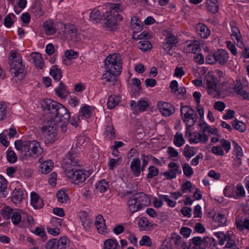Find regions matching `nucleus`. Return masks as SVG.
<instances>
[{
    "label": "nucleus",
    "instance_id": "nucleus-1",
    "mask_svg": "<svg viewBox=\"0 0 249 249\" xmlns=\"http://www.w3.org/2000/svg\"><path fill=\"white\" fill-rule=\"evenodd\" d=\"M79 161L77 156L69 153L65 160L66 174L71 181L76 185H81L91 175L90 170H85L80 167Z\"/></svg>",
    "mask_w": 249,
    "mask_h": 249
},
{
    "label": "nucleus",
    "instance_id": "nucleus-2",
    "mask_svg": "<svg viewBox=\"0 0 249 249\" xmlns=\"http://www.w3.org/2000/svg\"><path fill=\"white\" fill-rule=\"evenodd\" d=\"M15 146L18 151L20 157L22 160H27L31 158H37L43 152L39 142L36 140H17Z\"/></svg>",
    "mask_w": 249,
    "mask_h": 249
},
{
    "label": "nucleus",
    "instance_id": "nucleus-3",
    "mask_svg": "<svg viewBox=\"0 0 249 249\" xmlns=\"http://www.w3.org/2000/svg\"><path fill=\"white\" fill-rule=\"evenodd\" d=\"M10 62L11 71L14 76L18 77V79L21 80L23 79L24 74V66L23 64L22 57L20 53L15 51H10L9 56Z\"/></svg>",
    "mask_w": 249,
    "mask_h": 249
},
{
    "label": "nucleus",
    "instance_id": "nucleus-4",
    "mask_svg": "<svg viewBox=\"0 0 249 249\" xmlns=\"http://www.w3.org/2000/svg\"><path fill=\"white\" fill-rule=\"evenodd\" d=\"M105 65L107 70L117 73V74H120L122 67L121 55L116 53L109 55L106 59Z\"/></svg>",
    "mask_w": 249,
    "mask_h": 249
},
{
    "label": "nucleus",
    "instance_id": "nucleus-5",
    "mask_svg": "<svg viewBox=\"0 0 249 249\" xmlns=\"http://www.w3.org/2000/svg\"><path fill=\"white\" fill-rule=\"evenodd\" d=\"M181 115L183 122L186 124V128L193 126L197 121V115L195 110L189 106H185L181 107Z\"/></svg>",
    "mask_w": 249,
    "mask_h": 249
},
{
    "label": "nucleus",
    "instance_id": "nucleus-6",
    "mask_svg": "<svg viewBox=\"0 0 249 249\" xmlns=\"http://www.w3.org/2000/svg\"><path fill=\"white\" fill-rule=\"evenodd\" d=\"M53 115L50 116L51 119L49 121L52 124L53 123L56 124V123L60 120H67L70 117V113L69 110L62 104L58 103L57 107L53 111Z\"/></svg>",
    "mask_w": 249,
    "mask_h": 249
},
{
    "label": "nucleus",
    "instance_id": "nucleus-7",
    "mask_svg": "<svg viewBox=\"0 0 249 249\" xmlns=\"http://www.w3.org/2000/svg\"><path fill=\"white\" fill-rule=\"evenodd\" d=\"M204 84L208 93L213 97L218 94V90L217 87V79L214 77L212 72H208L204 77Z\"/></svg>",
    "mask_w": 249,
    "mask_h": 249
},
{
    "label": "nucleus",
    "instance_id": "nucleus-8",
    "mask_svg": "<svg viewBox=\"0 0 249 249\" xmlns=\"http://www.w3.org/2000/svg\"><path fill=\"white\" fill-rule=\"evenodd\" d=\"M42 130L45 143H52L56 141V126L51 124L49 121L47 122L46 125L43 126Z\"/></svg>",
    "mask_w": 249,
    "mask_h": 249
},
{
    "label": "nucleus",
    "instance_id": "nucleus-9",
    "mask_svg": "<svg viewBox=\"0 0 249 249\" xmlns=\"http://www.w3.org/2000/svg\"><path fill=\"white\" fill-rule=\"evenodd\" d=\"M188 134L190 137L189 142L191 144H205L208 142L209 136L207 134L196 131L191 133L190 128H187L186 135Z\"/></svg>",
    "mask_w": 249,
    "mask_h": 249
},
{
    "label": "nucleus",
    "instance_id": "nucleus-10",
    "mask_svg": "<svg viewBox=\"0 0 249 249\" xmlns=\"http://www.w3.org/2000/svg\"><path fill=\"white\" fill-rule=\"evenodd\" d=\"M59 24L61 29H64L62 32H64V34L67 38L75 42L80 39V37L77 34L76 28L73 25L70 23L65 25L62 23Z\"/></svg>",
    "mask_w": 249,
    "mask_h": 249
},
{
    "label": "nucleus",
    "instance_id": "nucleus-11",
    "mask_svg": "<svg viewBox=\"0 0 249 249\" xmlns=\"http://www.w3.org/2000/svg\"><path fill=\"white\" fill-rule=\"evenodd\" d=\"M168 170L163 173V175L167 179L175 178L178 174H181V171L178 163L170 162L168 165Z\"/></svg>",
    "mask_w": 249,
    "mask_h": 249
},
{
    "label": "nucleus",
    "instance_id": "nucleus-12",
    "mask_svg": "<svg viewBox=\"0 0 249 249\" xmlns=\"http://www.w3.org/2000/svg\"><path fill=\"white\" fill-rule=\"evenodd\" d=\"M149 102L147 100H140L137 102L131 100L130 107L134 113L137 114L139 112H143L146 110L149 106Z\"/></svg>",
    "mask_w": 249,
    "mask_h": 249
},
{
    "label": "nucleus",
    "instance_id": "nucleus-13",
    "mask_svg": "<svg viewBox=\"0 0 249 249\" xmlns=\"http://www.w3.org/2000/svg\"><path fill=\"white\" fill-rule=\"evenodd\" d=\"M104 16L106 18V21L105 22V26L107 29L108 30H113L116 29L117 26V18H121L120 15L117 14L116 15L114 14H111L106 12V15H104Z\"/></svg>",
    "mask_w": 249,
    "mask_h": 249
},
{
    "label": "nucleus",
    "instance_id": "nucleus-14",
    "mask_svg": "<svg viewBox=\"0 0 249 249\" xmlns=\"http://www.w3.org/2000/svg\"><path fill=\"white\" fill-rule=\"evenodd\" d=\"M157 107L161 114L165 116H169L175 111V107L173 105L163 101L158 102Z\"/></svg>",
    "mask_w": 249,
    "mask_h": 249
},
{
    "label": "nucleus",
    "instance_id": "nucleus-15",
    "mask_svg": "<svg viewBox=\"0 0 249 249\" xmlns=\"http://www.w3.org/2000/svg\"><path fill=\"white\" fill-rule=\"evenodd\" d=\"M38 171L43 174L50 173L53 167V163L51 160H44L43 158L38 160Z\"/></svg>",
    "mask_w": 249,
    "mask_h": 249
},
{
    "label": "nucleus",
    "instance_id": "nucleus-16",
    "mask_svg": "<svg viewBox=\"0 0 249 249\" xmlns=\"http://www.w3.org/2000/svg\"><path fill=\"white\" fill-rule=\"evenodd\" d=\"M231 38L236 45L240 48L244 47L243 39L238 28L235 26H231Z\"/></svg>",
    "mask_w": 249,
    "mask_h": 249
},
{
    "label": "nucleus",
    "instance_id": "nucleus-17",
    "mask_svg": "<svg viewBox=\"0 0 249 249\" xmlns=\"http://www.w3.org/2000/svg\"><path fill=\"white\" fill-rule=\"evenodd\" d=\"M177 37L171 34H168L162 43L163 49L167 52L171 51L173 46L178 43Z\"/></svg>",
    "mask_w": 249,
    "mask_h": 249
},
{
    "label": "nucleus",
    "instance_id": "nucleus-18",
    "mask_svg": "<svg viewBox=\"0 0 249 249\" xmlns=\"http://www.w3.org/2000/svg\"><path fill=\"white\" fill-rule=\"evenodd\" d=\"M118 75L117 73L106 70V72L102 75V79L105 84L112 86L117 82V76Z\"/></svg>",
    "mask_w": 249,
    "mask_h": 249
},
{
    "label": "nucleus",
    "instance_id": "nucleus-19",
    "mask_svg": "<svg viewBox=\"0 0 249 249\" xmlns=\"http://www.w3.org/2000/svg\"><path fill=\"white\" fill-rule=\"evenodd\" d=\"M60 23H58L57 24H55L51 20L45 21L43 23V27L46 34L47 35H52L54 34L56 32L57 29L60 27V25L59 24Z\"/></svg>",
    "mask_w": 249,
    "mask_h": 249
},
{
    "label": "nucleus",
    "instance_id": "nucleus-20",
    "mask_svg": "<svg viewBox=\"0 0 249 249\" xmlns=\"http://www.w3.org/2000/svg\"><path fill=\"white\" fill-rule=\"evenodd\" d=\"M95 109V107L93 106L82 105L79 110V115L83 119H89L93 113Z\"/></svg>",
    "mask_w": 249,
    "mask_h": 249
},
{
    "label": "nucleus",
    "instance_id": "nucleus-21",
    "mask_svg": "<svg viewBox=\"0 0 249 249\" xmlns=\"http://www.w3.org/2000/svg\"><path fill=\"white\" fill-rule=\"evenodd\" d=\"M216 63L221 65H225L229 59V53L225 50L219 49L215 52Z\"/></svg>",
    "mask_w": 249,
    "mask_h": 249
},
{
    "label": "nucleus",
    "instance_id": "nucleus-22",
    "mask_svg": "<svg viewBox=\"0 0 249 249\" xmlns=\"http://www.w3.org/2000/svg\"><path fill=\"white\" fill-rule=\"evenodd\" d=\"M58 103L50 99H46L42 101L41 105L44 111H49L50 114L53 115Z\"/></svg>",
    "mask_w": 249,
    "mask_h": 249
},
{
    "label": "nucleus",
    "instance_id": "nucleus-23",
    "mask_svg": "<svg viewBox=\"0 0 249 249\" xmlns=\"http://www.w3.org/2000/svg\"><path fill=\"white\" fill-rule=\"evenodd\" d=\"M233 90L244 99L249 100V93L243 89L242 85L240 81L237 80L234 83Z\"/></svg>",
    "mask_w": 249,
    "mask_h": 249
},
{
    "label": "nucleus",
    "instance_id": "nucleus-24",
    "mask_svg": "<svg viewBox=\"0 0 249 249\" xmlns=\"http://www.w3.org/2000/svg\"><path fill=\"white\" fill-rule=\"evenodd\" d=\"M196 29L198 34L203 38H207L211 33V31L208 27L201 23L196 24Z\"/></svg>",
    "mask_w": 249,
    "mask_h": 249
},
{
    "label": "nucleus",
    "instance_id": "nucleus-25",
    "mask_svg": "<svg viewBox=\"0 0 249 249\" xmlns=\"http://www.w3.org/2000/svg\"><path fill=\"white\" fill-rule=\"evenodd\" d=\"M31 204L36 209H40L43 206V201L35 192L31 193Z\"/></svg>",
    "mask_w": 249,
    "mask_h": 249
},
{
    "label": "nucleus",
    "instance_id": "nucleus-26",
    "mask_svg": "<svg viewBox=\"0 0 249 249\" xmlns=\"http://www.w3.org/2000/svg\"><path fill=\"white\" fill-rule=\"evenodd\" d=\"M137 198L135 195H133L128 201V209L132 213L141 209Z\"/></svg>",
    "mask_w": 249,
    "mask_h": 249
},
{
    "label": "nucleus",
    "instance_id": "nucleus-27",
    "mask_svg": "<svg viewBox=\"0 0 249 249\" xmlns=\"http://www.w3.org/2000/svg\"><path fill=\"white\" fill-rule=\"evenodd\" d=\"M95 226L98 232L104 233L106 231V227L105 220L102 215H98L95 219Z\"/></svg>",
    "mask_w": 249,
    "mask_h": 249
},
{
    "label": "nucleus",
    "instance_id": "nucleus-28",
    "mask_svg": "<svg viewBox=\"0 0 249 249\" xmlns=\"http://www.w3.org/2000/svg\"><path fill=\"white\" fill-rule=\"evenodd\" d=\"M137 197L139 205L141 209L147 206L150 204L149 197L143 193H140L134 195Z\"/></svg>",
    "mask_w": 249,
    "mask_h": 249
},
{
    "label": "nucleus",
    "instance_id": "nucleus-29",
    "mask_svg": "<svg viewBox=\"0 0 249 249\" xmlns=\"http://www.w3.org/2000/svg\"><path fill=\"white\" fill-rule=\"evenodd\" d=\"M234 235L232 231L227 232V237L225 241L227 242L225 247L228 249H236L237 246L234 240Z\"/></svg>",
    "mask_w": 249,
    "mask_h": 249
},
{
    "label": "nucleus",
    "instance_id": "nucleus-30",
    "mask_svg": "<svg viewBox=\"0 0 249 249\" xmlns=\"http://www.w3.org/2000/svg\"><path fill=\"white\" fill-rule=\"evenodd\" d=\"M130 167L135 177L139 176L141 173V162L139 158L134 159L130 163Z\"/></svg>",
    "mask_w": 249,
    "mask_h": 249
},
{
    "label": "nucleus",
    "instance_id": "nucleus-31",
    "mask_svg": "<svg viewBox=\"0 0 249 249\" xmlns=\"http://www.w3.org/2000/svg\"><path fill=\"white\" fill-rule=\"evenodd\" d=\"M31 56L36 67L40 69H43L44 63L41 55L38 53L35 52L31 54Z\"/></svg>",
    "mask_w": 249,
    "mask_h": 249
},
{
    "label": "nucleus",
    "instance_id": "nucleus-32",
    "mask_svg": "<svg viewBox=\"0 0 249 249\" xmlns=\"http://www.w3.org/2000/svg\"><path fill=\"white\" fill-rule=\"evenodd\" d=\"M121 101V97L118 95H111L107 99V105L109 109H112L116 107Z\"/></svg>",
    "mask_w": 249,
    "mask_h": 249
},
{
    "label": "nucleus",
    "instance_id": "nucleus-33",
    "mask_svg": "<svg viewBox=\"0 0 249 249\" xmlns=\"http://www.w3.org/2000/svg\"><path fill=\"white\" fill-rule=\"evenodd\" d=\"M200 49L199 45L195 42H187L184 47V50L187 53H196Z\"/></svg>",
    "mask_w": 249,
    "mask_h": 249
},
{
    "label": "nucleus",
    "instance_id": "nucleus-34",
    "mask_svg": "<svg viewBox=\"0 0 249 249\" xmlns=\"http://www.w3.org/2000/svg\"><path fill=\"white\" fill-rule=\"evenodd\" d=\"M131 24L134 30V33L138 32L142 29V27L141 21L136 16H133L131 18Z\"/></svg>",
    "mask_w": 249,
    "mask_h": 249
},
{
    "label": "nucleus",
    "instance_id": "nucleus-35",
    "mask_svg": "<svg viewBox=\"0 0 249 249\" xmlns=\"http://www.w3.org/2000/svg\"><path fill=\"white\" fill-rule=\"evenodd\" d=\"M119 243L116 240L108 239L104 241V249H118Z\"/></svg>",
    "mask_w": 249,
    "mask_h": 249
},
{
    "label": "nucleus",
    "instance_id": "nucleus-36",
    "mask_svg": "<svg viewBox=\"0 0 249 249\" xmlns=\"http://www.w3.org/2000/svg\"><path fill=\"white\" fill-rule=\"evenodd\" d=\"M173 142L178 147H181L184 144L185 141L181 132H177L176 133L173 138Z\"/></svg>",
    "mask_w": 249,
    "mask_h": 249
},
{
    "label": "nucleus",
    "instance_id": "nucleus-37",
    "mask_svg": "<svg viewBox=\"0 0 249 249\" xmlns=\"http://www.w3.org/2000/svg\"><path fill=\"white\" fill-rule=\"evenodd\" d=\"M140 230L141 231H148L151 228V224L149 220L144 217L140 218L138 222Z\"/></svg>",
    "mask_w": 249,
    "mask_h": 249
},
{
    "label": "nucleus",
    "instance_id": "nucleus-38",
    "mask_svg": "<svg viewBox=\"0 0 249 249\" xmlns=\"http://www.w3.org/2000/svg\"><path fill=\"white\" fill-rule=\"evenodd\" d=\"M103 17L102 13L100 10L94 9L90 12L89 18L92 21L97 22L101 20Z\"/></svg>",
    "mask_w": 249,
    "mask_h": 249
},
{
    "label": "nucleus",
    "instance_id": "nucleus-39",
    "mask_svg": "<svg viewBox=\"0 0 249 249\" xmlns=\"http://www.w3.org/2000/svg\"><path fill=\"white\" fill-rule=\"evenodd\" d=\"M182 154L189 160L196 154V152L193 147L187 144L183 149Z\"/></svg>",
    "mask_w": 249,
    "mask_h": 249
},
{
    "label": "nucleus",
    "instance_id": "nucleus-40",
    "mask_svg": "<svg viewBox=\"0 0 249 249\" xmlns=\"http://www.w3.org/2000/svg\"><path fill=\"white\" fill-rule=\"evenodd\" d=\"M24 196L23 191L20 189H16L13 192V201L15 203H19L22 201Z\"/></svg>",
    "mask_w": 249,
    "mask_h": 249
},
{
    "label": "nucleus",
    "instance_id": "nucleus-41",
    "mask_svg": "<svg viewBox=\"0 0 249 249\" xmlns=\"http://www.w3.org/2000/svg\"><path fill=\"white\" fill-rule=\"evenodd\" d=\"M25 214L22 210H18L13 213L11 217L12 223L14 225L18 224L21 220V214Z\"/></svg>",
    "mask_w": 249,
    "mask_h": 249
},
{
    "label": "nucleus",
    "instance_id": "nucleus-42",
    "mask_svg": "<svg viewBox=\"0 0 249 249\" xmlns=\"http://www.w3.org/2000/svg\"><path fill=\"white\" fill-rule=\"evenodd\" d=\"M95 188L98 191L101 193H104L109 188V185L108 182L104 179L97 183Z\"/></svg>",
    "mask_w": 249,
    "mask_h": 249
},
{
    "label": "nucleus",
    "instance_id": "nucleus-43",
    "mask_svg": "<svg viewBox=\"0 0 249 249\" xmlns=\"http://www.w3.org/2000/svg\"><path fill=\"white\" fill-rule=\"evenodd\" d=\"M50 74L56 81H59L62 77L61 70L56 66H53L50 70Z\"/></svg>",
    "mask_w": 249,
    "mask_h": 249
},
{
    "label": "nucleus",
    "instance_id": "nucleus-44",
    "mask_svg": "<svg viewBox=\"0 0 249 249\" xmlns=\"http://www.w3.org/2000/svg\"><path fill=\"white\" fill-rule=\"evenodd\" d=\"M89 143V139L85 136H81L77 138L76 144L79 148L87 146Z\"/></svg>",
    "mask_w": 249,
    "mask_h": 249
},
{
    "label": "nucleus",
    "instance_id": "nucleus-45",
    "mask_svg": "<svg viewBox=\"0 0 249 249\" xmlns=\"http://www.w3.org/2000/svg\"><path fill=\"white\" fill-rule=\"evenodd\" d=\"M56 94L60 98H63L67 96L68 92L66 87L62 82L59 83L58 88L55 89Z\"/></svg>",
    "mask_w": 249,
    "mask_h": 249
},
{
    "label": "nucleus",
    "instance_id": "nucleus-46",
    "mask_svg": "<svg viewBox=\"0 0 249 249\" xmlns=\"http://www.w3.org/2000/svg\"><path fill=\"white\" fill-rule=\"evenodd\" d=\"M218 2H215V1L206 0V5L207 10L213 13H216L218 9Z\"/></svg>",
    "mask_w": 249,
    "mask_h": 249
},
{
    "label": "nucleus",
    "instance_id": "nucleus-47",
    "mask_svg": "<svg viewBox=\"0 0 249 249\" xmlns=\"http://www.w3.org/2000/svg\"><path fill=\"white\" fill-rule=\"evenodd\" d=\"M236 228L239 230H242L244 229L249 230V220L245 219L244 220L237 219L236 220Z\"/></svg>",
    "mask_w": 249,
    "mask_h": 249
},
{
    "label": "nucleus",
    "instance_id": "nucleus-48",
    "mask_svg": "<svg viewBox=\"0 0 249 249\" xmlns=\"http://www.w3.org/2000/svg\"><path fill=\"white\" fill-rule=\"evenodd\" d=\"M110 11L108 13L115 15V13H118L123 11V7L120 3H110L109 4Z\"/></svg>",
    "mask_w": 249,
    "mask_h": 249
},
{
    "label": "nucleus",
    "instance_id": "nucleus-49",
    "mask_svg": "<svg viewBox=\"0 0 249 249\" xmlns=\"http://www.w3.org/2000/svg\"><path fill=\"white\" fill-rule=\"evenodd\" d=\"M232 125L235 129L240 132H244L246 130L245 124L237 120H235L232 122Z\"/></svg>",
    "mask_w": 249,
    "mask_h": 249
},
{
    "label": "nucleus",
    "instance_id": "nucleus-50",
    "mask_svg": "<svg viewBox=\"0 0 249 249\" xmlns=\"http://www.w3.org/2000/svg\"><path fill=\"white\" fill-rule=\"evenodd\" d=\"M51 124L53 126H56V129L60 128V130L63 132L65 133L66 132L67 129V120H60V121H58L56 123V124H54L53 123H52Z\"/></svg>",
    "mask_w": 249,
    "mask_h": 249
},
{
    "label": "nucleus",
    "instance_id": "nucleus-51",
    "mask_svg": "<svg viewBox=\"0 0 249 249\" xmlns=\"http://www.w3.org/2000/svg\"><path fill=\"white\" fill-rule=\"evenodd\" d=\"M56 197L58 201L61 203L66 202L69 199L67 194L62 190H60L57 192Z\"/></svg>",
    "mask_w": 249,
    "mask_h": 249
},
{
    "label": "nucleus",
    "instance_id": "nucleus-52",
    "mask_svg": "<svg viewBox=\"0 0 249 249\" xmlns=\"http://www.w3.org/2000/svg\"><path fill=\"white\" fill-rule=\"evenodd\" d=\"M122 161V158L119 157L117 159H111L108 163L109 168L111 170H113L114 168L120 165Z\"/></svg>",
    "mask_w": 249,
    "mask_h": 249
},
{
    "label": "nucleus",
    "instance_id": "nucleus-53",
    "mask_svg": "<svg viewBox=\"0 0 249 249\" xmlns=\"http://www.w3.org/2000/svg\"><path fill=\"white\" fill-rule=\"evenodd\" d=\"M13 213V209L9 207H5L1 210V213L5 219H9Z\"/></svg>",
    "mask_w": 249,
    "mask_h": 249
},
{
    "label": "nucleus",
    "instance_id": "nucleus-54",
    "mask_svg": "<svg viewBox=\"0 0 249 249\" xmlns=\"http://www.w3.org/2000/svg\"><path fill=\"white\" fill-rule=\"evenodd\" d=\"M139 48L143 51H146L152 47L150 41L147 40H143L139 42Z\"/></svg>",
    "mask_w": 249,
    "mask_h": 249
},
{
    "label": "nucleus",
    "instance_id": "nucleus-55",
    "mask_svg": "<svg viewBox=\"0 0 249 249\" xmlns=\"http://www.w3.org/2000/svg\"><path fill=\"white\" fill-rule=\"evenodd\" d=\"M219 145L221 146L224 151H225L227 153H228L231 149V145L230 142L224 139L220 140Z\"/></svg>",
    "mask_w": 249,
    "mask_h": 249
},
{
    "label": "nucleus",
    "instance_id": "nucleus-56",
    "mask_svg": "<svg viewBox=\"0 0 249 249\" xmlns=\"http://www.w3.org/2000/svg\"><path fill=\"white\" fill-rule=\"evenodd\" d=\"M182 170L184 174L187 177H191L194 174L192 168L188 163H185L183 165Z\"/></svg>",
    "mask_w": 249,
    "mask_h": 249
},
{
    "label": "nucleus",
    "instance_id": "nucleus-57",
    "mask_svg": "<svg viewBox=\"0 0 249 249\" xmlns=\"http://www.w3.org/2000/svg\"><path fill=\"white\" fill-rule=\"evenodd\" d=\"M7 159L8 162L13 163L17 161L18 158L14 151L8 149L7 151Z\"/></svg>",
    "mask_w": 249,
    "mask_h": 249
},
{
    "label": "nucleus",
    "instance_id": "nucleus-58",
    "mask_svg": "<svg viewBox=\"0 0 249 249\" xmlns=\"http://www.w3.org/2000/svg\"><path fill=\"white\" fill-rule=\"evenodd\" d=\"M104 134L110 139H112L114 138V130L113 127L112 125L107 126L104 131Z\"/></svg>",
    "mask_w": 249,
    "mask_h": 249
},
{
    "label": "nucleus",
    "instance_id": "nucleus-59",
    "mask_svg": "<svg viewBox=\"0 0 249 249\" xmlns=\"http://www.w3.org/2000/svg\"><path fill=\"white\" fill-rule=\"evenodd\" d=\"M63 220L59 218L53 217L51 218L50 223L52 226V228H60L62 226Z\"/></svg>",
    "mask_w": 249,
    "mask_h": 249
},
{
    "label": "nucleus",
    "instance_id": "nucleus-60",
    "mask_svg": "<svg viewBox=\"0 0 249 249\" xmlns=\"http://www.w3.org/2000/svg\"><path fill=\"white\" fill-rule=\"evenodd\" d=\"M233 151L236 157L242 158L243 153L241 147L235 142H233Z\"/></svg>",
    "mask_w": 249,
    "mask_h": 249
},
{
    "label": "nucleus",
    "instance_id": "nucleus-61",
    "mask_svg": "<svg viewBox=\"0 0 249 249\" xmlns=\"http://www.w3.org/2000/svg\"><path fill=\"white\" fill-rule=\"evenodd\" d=\"M211 152L216 156H223L224 155V150L219 145L213 146Z\"/></svg>",
    "mask_w": 249,
    "mask_h": 249
},
{
    "label": "nucleus",
    "instance_id": "nucleus-62",
    "mask_svg": "<svg viewBox=\"0 0 249 249\" xmlns=\"http://www.w3.org/2000/svg\"><path fill=\"white\" fill-rule=\"evenodd\" d=\"M224 195L229 197H235L234 193V188L232 186H227L224 190Z\"/></svg>",
    "mask_w": 249,
    "mask_h": 249
},
{
    "label": "nucleus",
    "instance_id": "nucleus-63",
    "mask_svg": "<svg viewBox=\"0 0 249 249\" xmlns=\"http://www.w3.org/2000/svg\"><path fill=\"white\" fill-rule=\"evenodd\" d=\"M215 221L217 222L219 226H224L226 223L227 219L225 215L221 213L217 214L214 217Z\"/></svg>",
    "mask_w": 249,
    "mask_h": 249
},
{
    "label": "nucleus",
    "instance_id": "nucleus-64",
    "mask_svg": "<svg viewBox=\"0 0 249 249\" xmlns=\"http://www.w3.org/2000/svg\"><path fill=\"white\" fill-rule=\"evenodd\" d=\"M46 247L47 249H58L59 248L57 240L55 239L50 240L47 243Z\"/></svg>",
    "mask_w": 249,
    "mask_h": 249
}]
</instances>
